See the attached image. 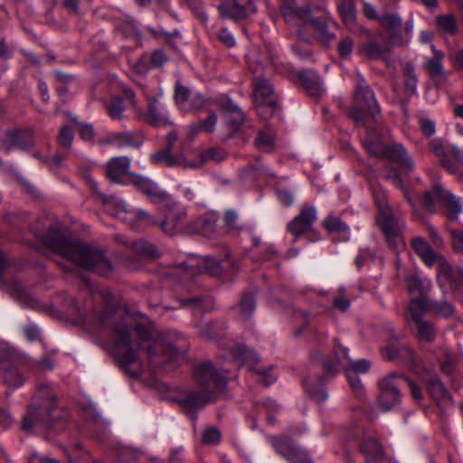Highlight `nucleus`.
<instances>
[{
  "mask_svg": "<svg viewBox=\"0 0 463 463\" xmlns=\"http://www.w3.org/2000/svg\"><path fill=\"white\" fill-rule=\"evenodd\" d=\"M304 386L309 395L317 402H321L327 399V393L321 378L308 377L305 380Z\"/></svg>",
  "mask_w": 463,
  "mask_h": 463,
  "instance_id": "obj_36",
  "label": "nucleus"
},
{
  "mask_svg": "<svg viewBox=\"0 0 463 463\" xmlns=\"http://www.w3.org/2000/svg\"><path fill=\"white\" fill-rule=\"evenodd\" d=\"M226 119L232 125H237L243 121L244 114L232 100L227 99L222 104Z\"/></svg>",
  "mask_w": 463,
  "mask_h": 463,
  "instance_id": "obj_45",
  "label": "nucleus"
},
{
  "mask_svg": "<svg viewBox=\"0 0 463 463\" xmlns=\"http://www.w3.org/2000/svg\"><path fill=\"white\" fill-rule=\"evenodd\" d=\"M381 25L391 34L390 41L394 45H402L403 40L401 35L402 18L394 14H385L378 18Z\"/></svg>",
  "mask_w": 463,
  "mask_h": 463,
  "instance_id": "obj_25",
  "label": "nucleus"
},
{
  "mask_svg": "<svg viewBox=\"0 0 463 463\" xmlns=\"http://www.w3.org/2000/svg\"><path fill=\"white\" fill-rule=\"evenodd\" d=\"M75 325H90L99 338L107 339L119 365L133 377L139 376L147 364H156L184 358L188 354V339L177 331L157 333L149 320L130 328L126 320H74Z\"/></svg>",
  "mask_w": 463,
  "mask_h": 463,
  "instance_id": "obj_1",
  "label": "nucleus"
},
{
  "mask_svg": "<svg viewBox=\"0 0 463 463\" xmlns=\"http://www.w3.org/2000/svg\"><path fill=\"white\" fill-rule=\"evenodd\" d=\"M354 50V40L350 36L344 37L337 45V51L342 59H350Z\"/></svg>",
  "mask_w": 463,
  "mask_h": 463,
  "instance_id": "obj_57",
  "label": "nucleus"
},
{
  "mask_svg": "<svg viewBox=\"0 0 463 463\" xmlns=\"http://www.w3.org/2000/svg\"><path fill=\"white\" fill-rule=\"evenodd\" d=\"M57 354V351L52 350L48 352L40 359H33L29 354L24 364L31 365L40 372L52 371L54 367V362L52 356Z\"/></svg>",
  "mask_w": 463,
  "mask_h": 463,
  "instance_id": "obj_39",
  "label": "nucleus"
},
{
  "mask_svg": "<svg viewBox=\"0 0 463 463\" xmlns=\"http://www.w3.org/2000/svg\"><path fill=\"white\" fill-rule=\"evenodd\" d=\"M69 463H99L93 460L87 449L80 442L64 449Z\"/></svg>",
  "mask_w": 463,
  "mask_h": 463,
  "instance_id": "obj_34",
  "label": "nucleus"
},
{
  "mask_svg": "<svg viewBox=\"0 0 463 463\" xmlns=\"http://www.w3.org/2000/svg\"><path fill=\"white\" fill-rule=\"evenodd\" d=\"M419 124L422 134L426 137L432 136L436 131L435 122L425 115L419 117Z\"/></svg>",
  "mask_w": 463,
  "mask_h": 463,
  "instance_id": "obj_61",
  "label": "nucleus"
},
{
  "mask_svg": "<svg viewBox=\"0 0 463 463\" xmlns=\"http://www.w3.org/2000/svg\"><path fill=\"white\" fill-rule=\"evenodd\" d=\"M60 418L56 396L47 384L37 386L23 418L22 430L33 431L36 428L49 429Z\"/></svg>",
  "mask_w": 463,
  "mask_h": 463,
  "instance_id": "obj_5",
  "label": "nucleus"
},
{
  "mask_svg": "<svg viewBox=\"0 0 463 463\" xmlns=\"http://www.w3.org/2000/svg\"><path fill=\"white\" fill-rule=\"evenodd\" d=\"M439 202L448 210L449 217L454 219L461 211V203L449 192L445 191L439 184L435 185L431 191H428L422 197V206L429 213L435 212V203Z\"/></svg>",
  "mask_w": 463,
  "mask_h": 463,
  "instance_id": "obj_13",
  "label": "nucleus"
},
{
  "mask_svg": "<svg viewBox=\"0 0 463 463\" xmlns=\"http://www.w3.org/2000/svg\"><path fill=\"white\" fill-rule=\"evenodd\" d=\"M124 95L125 99L128 100V104L125 107L122 105V100L119 99H115L109 105L108 112L112 118H121L123 117V110L128 107L132 108L135 112H139L134 99L133 91L131 90H125Z\"/></svg>",
  "mask_w": 463,
  "mask_h": 463,
  "instance_id": "obj_28",
  "label": "nucleus"
},
{
  "mask_svg": "<svg viewBox=\"0 0 463 463\" xmlns=\"http://www.w3.org/2000/svg\"><path fill=\"white\" fill-rule=\"evenodd\" d=\"M366 456V462L370 463L371 459L379 460L383 458V450L380 443L373 438L364 440L362 448Z\"/></svg>",
  "mask_w": 463,
  "mask_h": 463,
  "instance_id": "obj_41",
  "label": "nucleus"
},
{
  "mask_svg": "<svg viewBox=\"0 0 463 463\" xmlns=\"http://www.w3.org/2000/svg\"><path fill=\"white\" fill-rule=\"evenodd\" d=\"M28 463H61L53 458L40 455L36 450L32 449L29 457Z\"/></svg>",
  "mask_w": 463,
  "mask_h": 463,
  "instance_id": "obj_64",
  "label": "nucleus"
},
{
  "mask_svg": "<svg viewBox=\"0 0 463 463\" xmlns=\"http://www.w3.org/2000/svg\"><path fill=\"white\" fill-rule=\"evenodd\" d=\"M436 262L438 263L437 279L439 283L441 285L442 279L450 281L453 279V269L448 260L440 256H437Z\"/></svg>",
  "mask_w": 463,
  "mask_h": 463,
  "instance_id": "obj_49",
  "label": "nucleus"
},
{
  "mask_svg": "<svg viewBox=\"0 0 463 463\" xmlns=\"http://www.w3.org/2000/svg\"><path fill=\"white\" fill-rule=\"evenodd\" d=\"M411 246L428 267H431L436 262L438 254L424 239L421 237L414 238L411 241Z\"/></svg>",
  "mask_w": 463,
  "mask_h": 463,
  "instance_id": "obj_29",
  "label": "nucleus"
},
{
  "mask_svg": "<svg viewBox=\"0 0 463 463\" xmlns=\"http://www.w3.org/2000/svg\"><path fill=\"white\" fill-rule=\"evenodd\" d=\"M194 378L200 390L190 392L178 400L182 409L188 414H193L216 400L226 386V379L209 362L196 367Z\"/></svg>",
  "mask_w": 463,
  "mask_h": 463,
  "instance_id": "obj_4",
  "label": "nucleus"
},
{
  "mask_svg": "<svg viewBox=\"0 0 463 463\" xmlns=\"http://www.w3.org/2000/svg\"><path fill=\"white\" fill-rule=\"evenodd\" d=\"M299 79L303 87L311 96H320L323 91V84L319 75L315 71H304L299 73Z\"/></svg>",
  "mask_w": 463,
  "mask_h": 463,
  "instance_id": "obj_27",
  "label": "nucleus"
},
{
  "mask_svg": "<svg viewBox=\"0 0 463 463\" xmlns=\"http://www.w3.org/2000/svg\"><path fill=\"white\" fill-rule=\"evenodd\" d=\"M91 189L100 196L106 210L112 215L128 222L130 226H137L139 222L156 223V221L142 209L129 207L128 203L116 196H107L98 191L97 184L87 175Z\"/></svg>",
  "mask_w": 463,
  "mask_h": 463,
  "instance_id": "obj_7",
  "label": "nucleus"
},
{
  "mask_svg": "<svg viewBox=\"0 0 463 463\" xmlns=\"http://www.w3.org/2000/svg\"><path fill=\"white\" fill-rule=\"evenodd\" d=\"M254 86V105L257 112L266 118V114H272L276 109V99L273 94V88L268 80L255 77Z\"/></svg>",
  "mask_w": 463,
  "mask_h": 463,
  "instance_id": "obj_14",
  "label": "nucleus"
},
{
  "mask_svg": "<svg viewBox=\"0 0 463 463\" xmlns=\"http://www.w3.org/2000/svg\"><path fill=\"white\" fill-rule=\"evenodd\" d=\"M255 307L256 304L254 298L250 295L243 296L237 307L238 315L244 318L250 317L254 314Z\"/></svg>",
  "mask_w": 463,
  "mask_h": 463,
  "instance_id": "obj_53",
  "label": "nucleus"
},
{
  "mask_svg": "<svg viewBox=\"0 0 463 463\" xmlns=\"http://www.w3.org/2000/svg\"><path fill=\"white\" fill-rule=\"evenodd\" d=\"M192 94L193 92L189 89L179 82L176 83L175 99L177 106L184 108L185 103L189 102Z\"/></svg>",
  "mask_w": 463,
  "mask_h": 463,
  "instance_id": "obj_56",
  "label": "nucleus"
},
{
  "mask_svg": "<svg viewBox=\"0 0 463 463\" xmlns=\"http://www.w3.org/2000/svg\"><path fill=\"white\" fill-rule=\"evenodd\" d=\"M375 203L379 210L376 221L382 228L390 247L396 251L403 250L405 243L401 233L402 225L392 215L389 204L384 202V197L383 199L375 197Z\"/></svg>",
  "mask_w": 463,
  "mask_h": 463,
  "instance_id": "obj_11",
  "label": "nucleus"
},
{
  "mask_svg": "<svg viewBox=\"0 0 463 463\" xmlns=\"http://www.w3.org/2000/svg\"><path fill=\"white\" fill-rule=\"evenodd\" d=\"M383 356L389 361H399L417 365V355L406 343L395 341L382 349Z\"/></svg>",
  "mask_w": 463,
  "mask_h": 463,
  "instance_id": "obj_19",
  "label": "nucleus"
},
{
  "mask_svg": "<svg viewBox=\"0 0 463 463\" xmlns=\"http://www.w3.org/2000/svg\"><path fill=\"white\" fill-rule=\"evenodd\" d=\"M317 220V210L314 206L302 205L300 213L288 224V231L295 237L308 232Z\"/></svg>",
  "mask_w": 463,
  "mask_h": 463,
  "instance_id": "obj_20",
  "label": "nucleus"
},
{
  "mask_svg": "<svg viewBox=\"0 0 463 463\" xmlns=\"http://www.w3.org/2000/svg\"><path fill=\"white\" fill-rule=\"evenodd\" d=\"M431 49L433 51L434 57L427 61L426 68L431 76H440L443 74V54L440 51L436 50L434 45H431Z\"/></svg>",
  "mask_w": 463,
  "mask_h": 463,
  "instance_id": "obj_48",
  "label": "nucleus"
},
{
  "mask_svg": "<svg viewBox=\"0 0 463 463\" xmlns=\"http://www.w3.org/2000/svg\"><path fill=\"white\" fill-rule=\"evenodd\" d=\"M185 221L186 211L184 207L174 203L166 206L165 217L160 225L165 233L172 235L184 230Z\"/></svg>",
  "mask_w": 463,
  "mask_h": 463,
  "instance_id": "obj_16",
  "label": "nucleus"
},
{
  "mask_svg": "<svg viewBox=\"0 0 463 463\" xmlns=\"http://www.w3.org/2000/svg\"><path fill=\"white\" fill-rule=\"evenodd\" d=\"M104 301V315L102 318H143L135 307H128L122 299L115 297L110 291L104 289L100 293Z\"/></svg>",
  "mask_w": 463,
  "mask_h": 463,
  "instance_id": "obj_15",
  "label": "nucleus"
},
{
  "mask_svg": "<svg viewBox=\"0 0 463 463\" xmlns=\"http://www.w3.org/2000/svg\"><path fill=\"white\" fill-rule=\"evenodd\" d=\"M333 307L342 311L349 308L350 299L345 296L344 288H340L338 293L333 298Z\"/></svg>",
  "mask_w": 463,
  "mask_h": 463,
  "instance_id": "obj_59",
  "label": "nucleus"
},
{
  "mask_svg": "<svg viewBox=\"0 0 463 463\" xmlns=\"http://www.w3.org/2000/svg\"><path fill=\"white\" fill-rule=\"evenodd\" d=\"M120 459L122 463H152L143 452L132 449H124Z\"/></svg>",
  "mask_w": 463,
  "mask_h": 463,
  "instance_id": "obj_52",
  "label": "nucleus"
},
{
  "mask_svg": "<svg viewBox=\"0 0 463 463\" xmlns=\"http://www.w3.org/2000/svg\"><path fill=\"white\" fill-rule=\"evenodd\" d=\"M0 374L5 384L12 389H17L21 387L25 381L24 375L15 366H14V364L1 366Z\"/></svg>",
  "mask_w": 463,
  "mask_h": 463,
  "instance_id": "obj_31",
  "label": "nucleus"
},
{
  "mask_svg": "<svg viewBox=\"0 0 463 463\" xmlns=\"http://www.w3.org/2000/svg\"><path fill=\"white\" fill-rule=\"evenodd\" d=\"M214 307L212 298H204L203 299H196L193 302V310L194 316L204 315L207 311Z\"/></svg>",
  "mask_w": 463,
  "mask_h": 463,
  "instance_id": "obj_55",
  "label": "nucleus"
},
{
  "mask_svg": "<svg viewBox=\"0 0 463 463\" xmlns=\"http://www.w3.org/2000/svg\"><path fill=\"white\" fill-rule=\"evenodd\" d=\"M408 312L411 318H421L425 314H429V299H411L408 305Z\"/></svg>",
  "mask_w": 463,
  "mask_h": 463,
  "instance_id": "obj_46",
  "label": "nucleus"
},
{
  "mask_svg": "<svg viewBox=\"0 0 463 463\" xmlns=\"http://www.w3.org/2000/svg\"><path fill=\"white\" fill-rule=\"evenodd\" d=\"M129 169L130 159L128 156H116L107 165V176L113 183L129 184L132 175H136Z\"/></svg>",
  "mask_w": 463,
  "mask_h": 463,
  "instance_id": "obj_18",
  "label": "nucleus"
},
{
  "mask_svg": "<svg viewBox=\"0 0 463 463\" xmlns=\"http://www.w3.org/2000/svg\"><path fill=\"white\" fill-rule=\"evenodd\" d=\"M406 287L411 294L423 295L430 289L431 283L427 279H421L418 274H411L406 278Z\"/></svg>",
  "mask_w": 463,
  "mask_h": 463,
  "instance_id": "obj_35",
  "label": "nucleus"
},
{
  "mask_svg": "<svg viewBox=\"0 0 463 463\" xmlns=\"http://www.w3.org/2000/svg\"><path fill=\"white\" fill-rule=\"evenodd\" d=\"M219 10L223 18L241 20L255 13L257 7L253 0H233L232 4H222Z\"/></svg>",
  "mask_w": 463,
  "mask_h": 463,
  "instance_id": "obj_21",
  "label": "nucleus"
},
{
  "mask_svg": "<svg viewBox=\"0 0 463 463\" xmlns=\"http://www.w3.org/2000/svg\"><path fill=\"white\" fill-rule=\"evenodd\" d=\"M325 227L331 233L339 235V241H347L349 239V229L347 225L342 222L336 217H328L324 222Z\"/></svg>",
  "mask_w": 463,
  "mask_h": 463,
  "instance_id": "obj_40",
  "label": "nucleus"
},
{
  "mask_svg": "<svg viewBox=\"0 0 463 463\" xmlns=\"http://www.w3.org/2000/svg\"><path fill=\"white\" fill-rule=\"evenodd\" d=\"M226 260H222V263L213 257H204L198 261L200 269H203L206 272L212 275H219L225 264Z\"/></svg>",
  "mask_w": 463,
  "mask_h": 463,
  "instance_id": "obj_50",
  "label": "nucleus"
},
{
  "mask_svg": "<svg viewBox=\"0 0 463 463\" xmlns=\"http://www.w3.org/2000/svg\"><path fill=\"white\" fill-rule=\"evenodd\" d=\"M338 12L346 26H353L356 23V12L353 0H340L337 5Z\"/></svg>",
  "mask_w": 463,
  "mask_h": 463,
  "instance_id": "obj_38",
  "label": "nucleus"
},
{
  "mask_svg": "<svg viewBox=\"0 0 463 463\" xmlns=\"http://www.w3.org/2000/svg\"><path fill=\"white\" fill-rule=\"evenodd\" d=\"M399 379H404V375L392 372L380 381L381 391L377 404L383 411H389L401 403L402 395L399 390Z\"/></svg>",
  "mask_w": 463,
  "mask_h": 463,
  "instance_id": "obj_12",
  "label": "nucleus"
},
{
  "mask_svg": "<svg viewBox=\"0 0 463 463\" xmlns=\"http://www.w3.org/2000/svg\"><path fill=\"white\" fill-rule=\"evenodd\" d=\"M255 145L262 152L274 151L276 147L274 133L270 130L260 131L255 139Z\"/></svg>",
  "mask_w": 463,
  "mask_h": 463,
  "instance_id": "obj_43",
  "label": "nucleus"
},
{
  "mask_svg": "<svg viewBox=\"0 0 463 463\" xmlns=\"http://www.w3.org/2000/svg\"><path fill=\"white\" fill-rule=\"evenodd\" d=\"M108 142L118 147H136L142 144L141 137L134 133L122 132L111 134Z\"/></svg>",
  "mask_w": 463,
  "mask_h": 463,
  "instance_id": "obj_33",
  "label": "nucleus"
},
{
  "mask_svg": "<svg viewBox=\"0 0 463 463\" xmlns=\"http://www.w3.org/2000/svg\"><path fill=\"white\" fill-rule=\"evenodd\" d=\"M272 446L275 448L278 453L283 456L291 463H311L307 452L297 445H295L290 439L287 438L279 439L271 438Z\"/></svg>",
  "mask_w": 463,
  "mask_h": 463,
  "instance_id": "obj_17",
  "label": "nucleus"
},
{
  "mask_svg": "<svg viewBox=\"0 0 463 463\" xmlns=\"http://www.w3.org/2000/svg\"><path fill=\"white\" fill-rule=\"evenodd\" d=\"M43 243L53 252L85 269L103 276L113 269L112 263L100 250L71 241L60 232H54L52 237L44 238Z\"/></svg>",
  "mask_w": 463,
  "mask_h": 463,
  "instance_id": "obj_3",
  "label": "nucleus"
},
{
  "mask_svg": "<svg viewBox=\"0 0 463 463\" xmlns=\"http://www.w3.org/2000/svg\"><path fill=\"white\" fill-rule=\"evenodd\" d=\"M27 358L28 354L26 353L18 350L8 341L0 338V367L17 363L24 364Z\"/></svg>",
  "mask_w": 463,
  "mask_h": 463,
  "instance_id": "obj_24",
  "label": "nucleus"
},
{
  "mask_svg": "<svg viewBox=\"0 0 463 463\" xmlns=\"http://www.w3.org/2000/svg\"><path fill=\"white\" fill-rule=\"evenodd\" d=\"M350 115L356 124L364 127L366 133L363 142L370 154L377 157L386 156L405 171L412 169L411 159L401 144L386 146L378 138H374L372 127L373 124L380 122V108L373 90L360 76L355 80L354 104Z\"/></svg>",
  "mask_w": 463,
  "mask_h": 463,
  "instance_id": "obj_2",
  "label": "nucleus"
},
{
  "mask_svg": "<svg viewBox=\"0 0 463 463\" xmlns=\"http://www.w3.org/2000/svg\"><path fill=\"white\" fill-rule=\"evenodd\" d=\"M437 24L440 31L448 34H455L458 31V24L453 14L439 15Z\"/></svg>",
  "mask_w": 463,
  "mask_h": 463,
  "instance_id": "obj_51",
  "label": "nucleus"
},
{
  "mask_svg": "<svg viewBox=\"0 0 463 463\" xmlns=\"http://www.w3.org/2000/svg\"><path fill=\"white\" fill-rule=\"evenodd\" d=\"M166 61V56L161 50L155 51L152 54L143 55L137 64V71L139 73H144L151 68H157L162 66Z\"/></svg>",
  "mask_w": 463,
  "mask_h": 463,
  "instance_id": "obj_32",
  "label": "nucleus"
},
{
  "mask_svg": "<svg viewBox=\"0 0 463 463\" xmlns=\"http://www.w3.org/2000/svg\"><path fill=\"white\" fill-rule=\"evenodd\" d=\"M73 130L69 126H63L58 136L59 144L66 148H70L73 141Z\"/></svg>",
  "mask_w": 463,
  "mask_h": 463,
  "instance_id": "obj_60",
  "label": "nucleus"
},
{
  "mask_svg": "<svg viewBox=\"0 0 463 463\" xmlns=\"http://www.w3.org/2000/svg\"><path fill=\"white\" fill-rule=\"evenodd\" d=\"M409 326L420 341L431 342L435 338L434 326L430 320H411Z\"/></svg>",
  "mask_w": 463,
  "mask_h": 463,
  "instance_id": "obj_30",
  "label": "nucleus"
},
{
  "mask_svg": "<svg viewBox=\"0 0 463 463\" xmlns=\"http://www.w3.org/2000/svg\"><path fill=\"white\" fill-rule=\"evenodd\" d=\"M281 13L286 22L290 25L301 26L310 24L316 31L319 40L325 44H328L335 38V34L328 31L327 25L324 21L312 18L308 8L294 9L289 5L284 4L281 6Z\"/></svg>",
  "mask_w": 463,
  "mask_h": 463,
  "instance_id": "obj_10",
  "label": "nucleus"
},
{
  "mask_svg": "<svg viewBox=\"0 0 463 463\" xmlns=\"http://www.w3.org/2000/svg\"><path fill=\"white\" fill-rule=\"evenodd\" d=\"M178 141V134L176 131H171L167 136L165 149L155 153L151 156V161L155 164L165 165L168 167L181 166L196 168L203 165L209 158H213V150L211 151H194L197 159H190L188 157H174L172 154L175 144Z\"/></svg>",
  "mask_w": 463,
  "mask_h": 463,
  "instance_id": "obj_8",
  "label": "nucleus"
},
{
  "mask_svg": "<svg viewBox=\"0 0 463 463\" xmlns=\"http://www.w3.org/2000/svg\"><path fill=\"white\" fill-rule=\"evenodd\" d=\"M387 178L398 188H401L403 190L404 196L406 197L407 201L411 203L412 209L415 211L416 206L415 203L411 197V195L408 194V192L404 189L402 186V180L400 176V174L396 170H391L387 175Z\"/></svg>",
  "mask_w": 463,
  "mask_h": 463,
  "instance_id": "obj_58",
  "label": "nucleus"
},
{
  "mask_svg": "<svg viewBox=\"0 0 463 463\" xmlns=\"http://www.w3.org/2000/svg\"><path fill=\"white\" fill-rule=\"evenodd\" d=\"M23 336L30 343L39 342L43 349H46V345L43 338V332L41 328L35 324H27L22 327Z\"/></svg>",
  "mask_w": 463,
  "mask_h": 463,
  "instance_id": "obj_47",
  "label": "nucleus"
},
{
  "mask_svg": "<svg viewBox=\"0 0 463 463\" xmlns=\"http://www.w3.org/2000/svg\"><path fill=\"white\" fill-rule=\"evenodd\" d=\"M33 144V133L28 130L8 132L0 137V149L5 151L15 147L26 149Z\"/></svg>",
  "mask_w": 463,
  "mask_h": 463,
  "instance_id": "obj_22",
  "label": "nucleus"
},
{
  "mask_svg": "<svg viewBox=\"0 0 463 463\" xmlns=\"http://www.w3.org/2000/svg\"><path fill=\"white\" fill-rule=\"evenodd\" d=\"M12 295L24 307L30 308H36L38 307L37 301L22 288H14Z\"/></svg>",
  "mask_w": 463,
  "mask_h": 463,
  "instance_id": "obj_54",
  "label": "nucleus"
},
{
  "mask_svg": "<svg viewBox=\"0 0 463 463\" xmlns=\"http://www.w3.org/2000/svg\"><path fill=\"white\" fill-rule=\"evenodd\" d=\"M233 358L241 364L247 365L251 371L260 376V381L265 385L269 386L278 379V373L272 366H258L259 355L251 349H249L243 344L232 343L229 346Z\"/></svg>",
  "mask_w": 463,
  "mask_h": 463,
  "instance_id": "obj_9",
  "label": "nucleus"
},
{
  "mask_svg": "<svg viewBox=\"0 0 463 463\" xmlns=\"http://www.w3.org/2000/svg\"><path fill=\"white\" fill-rule=\"evenodd\" d=\"M427 390L440 408H445L452 403L450 394L438 377L430 378L427 383Z\"/></svg>",
  "mask_w": 463,
  "mask_h": 463,
  "instance_id": "obj_26",
  "label": "nucleus"
},
{
  "mask_svg": "<svg viewBox=\"0 0 463 463\" xmlns=\"http://www.w3.org/2000/svg\"><path fill=\"white\" fill-rule=\"evenodd\" d=\"M134 250L142 255L148 256L151 258L158 257L157 250L152 244L145 241H138L134 244Z\"/></svg>",
  "mask_w": 463,
  "mask_h": 463,
  "instance_id": "obj_62",
  "label": "nucleus"
},
{
  "mask_svg": "<svg viewBox=\"0 0 463 463\" xmlns=\"http://www.w3.org/2000/svg\"><path fill=\"white\" fill-rule=\"evenodd\" d=\"M129 184H132L134 186H136L154 203L164 202L168 197V194L161 192L153 181L142 175H132Z\"/></svg>",
  "mask_w": 463,
  "mask_h": 463,
  "instance_id": "obj_23",
  "label": "nucleus"
},
{
  "mask_svg": "<svg viewBox=\"0 0 463 463\" xmlns=\"http://www.w3.org/2000/svg\"><path fill=\"white\" fill-rule=\"evenodd\" d=\"M358 52L368 59L377 60L383 56L384 50L379 43L369 41L359 46Z\"/></svg>",
  "mask_w": 463,
  "mask_h": 463,
  "instance_id": "obj_44",
  "label": "nucleus"
},
{
  "mask_svg": "<svg viewBox=\"0 0 463 463\" xmlns=\"http://www.w3.org/2000/svg\"><path fill=\"white\" fill-rule=\"evenodd\" d=\"M167 110L157 100L152 99L148 104L149 122L154 125H160L168 122Z\"/></svg>",
  "mask_w": 463,
  "mask_h": 463,
  "instance_id": "obj_37",
  "label": "nucleus"
},
{
  "mask_svg": "<svg viewBox=\"0 0 463 463\" xmlns=\"http://www.w3.org/2000/svg\"><path fill=\"white\" fill-rule=\"evenodd\" d=\"M334 358L324 357L321 351H317V358H321L324 368L332 375H335L341 367L350 383L354 393L358 398L364 395V388L359 374L366 373L371 368V362L367 359L353 360L349 356V349L340 344L336 339L333 345Z\"/></svg>",
  "mask_w": 463,
  "mask_h": 463,
  "instance_id": "obj_6",
  "label": "nucleus"
},
{
  "mask_svg": "<svg viewBox=\"0 0 463 463\" xmlns=\"http://www.w3.org/2000/svg\"><path fill=\"white\" fill-rule=\"evenodd\" d=\"M221 440V432L218 429L209 427L205 429L203 435V442L206 445H216Z\"/></svg>",
  "mask_w": 463,
  "mask_h": 463,
  "instance_id": "obj_63",
  "label": "nucleus"
},
{
  "mask_svg": "<svg viewBox=\"0 0 463 463\" xmlns=\"http://www.w3.org/2000/svg\"><path fill=\"white\" fill-rule=\"evenodd\" d=\"M429 314L439 317H452L455 315L454 307L446 300L434 301L429 299Z\"/></svg>",
  "mask_w": 463,
  "mask_h": 463,
  "instance_id": "obj_42",
  "label": "nucleus"
}]
</instances>
